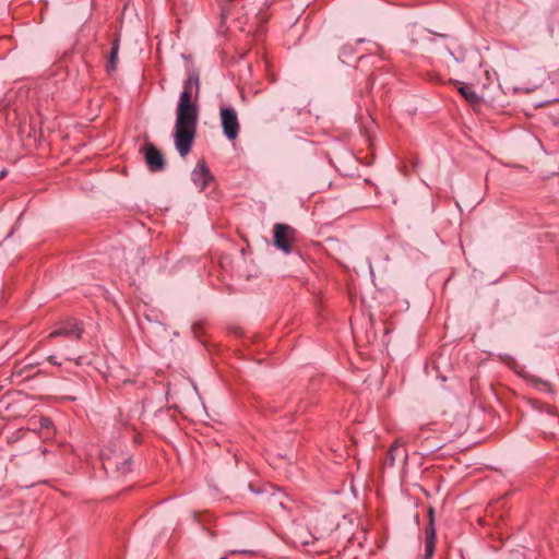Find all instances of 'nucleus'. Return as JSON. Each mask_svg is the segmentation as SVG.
<instances>
[{
	"label": "nucleus",
	"mask_w": 559,
	"mask_h": 559,
	"mask_svg": "<svg viewBox=\"0 0 559 559\" xmlns=\"http://www.w3.org/2000/svg\"><path fill=\"white\" fill-rule=\"evenodd\" d=\"M143 153L151 171H160L165 168L164 156L153 143H146L143 147Z\"/></svg>",
	"instance_id": "39448f33"
},
{
	"label": "nucleus",
	"mask_w": 559,
	"mask_h": 559,
	"mask_svg": "<svg viewBox=\"0 0 559 559\" xmlns=\"http://www.w3.org/2000/svg\"><path fill=\"white\" fill-rule=\"evenodd\" d=\"M199 74L197 72H192L189 74L183 84V91L179 96V102L176 109L174 141L176 150L182 157L190 153L197 135L199 119Z\"/></svg>",
	"instance_id": "f257e3e1"
},
{
	"label": "nucleus",
	"mask_w": 559,
	"mask_h": 559,
	"mask_svg": "<svg viewBox=\"0 0 559 559\" xmlns=\"http://www.w3.org/2000/svg\"><path fill=\"white\" fill-rule=\"evenodd\" d=\"M83 328L74 322L71 328H61L49 334V338H53L57 336H63L71 341H79L82 336Z\"/></svg>",
	"instance_id": "1a4fd4ad"
},
{
	"label": "nucleus",
	"mask_w": 559,
	"mask_h": 559,
	"mask_svg": "<svg viewBox=\"0 0 559 559\" xmlns=\"http://www.w3.org/2000/svg\"><path fill=\"white\" fill-rule=\"evenodd\" d=\"M428 514H429V525H435V510H433V508H429Z\"/></svg>",
	"instance_id": "2eb2a0df"
},
{
	"label": "nucleus",
	"mask_w": 559,
	"mask_h": 559,
	"mask_svg": "<svg viewBox=\"0 0 559 559\" xmlns=\"http://www.w3.org/2000/svg\"><path fill=\"white\" fill-rule=\"evenodd\" d=\"M219 118L224 135L229 141H235L240 132V122L236 110L231 107H222Z\"/></svg>",
	"instance_id": "f03ea898"
},
{
	"label": "nucleus",
	"mask_w": 559,
	"mask_h": 559,
	"mask_svg": "<svg viewBox=\"0 0 559 559\" xmlns=\"http://www.w3.org/2000/svg\"><path fill=\"white\" fill-rule=\"evenodd\" d=\"M299 539H300L302 545H309L310 544V540L308 539V536H302L300 534Z\"/></svg>",
	"instance_id": "f3484780"
},
{
	"label": "nucleus",
	"mask_w": 559,
	"mask_h": 559,
	"mask_svg": "<svg viewBox=\"0 0 559 559\" xmlns=\"http://www.w3.org/2000/svg\"><path fill=\"white\" fill-rule=\"evenodd\" d=\"M404 447V441L402 439H396L390 447L384 465L393 466L395 464L396 457H401L404 462L407 461L408 454Z\"/></svg>",
	"instance_id": "6e6552de"
},
{
	"label": "nucleus",
	"mask_w": 559,
	"mask_h": 559,
	"mask_svg": "<svg viewBox=\"0 0 559 559\" xmlns=\"http://www.w3.org/2000/svg\"><path fill=\"white\" fill-rule=\"evenodd\" d=\"M37 423L39 424L40 429L49 430L52 427V421L48 417H41L38 420H32L31 424L34 427V429L37 426Z\"/></svg>",
	"instance_id": "f8f14e48"
},
{
	"label": "nucleus",
	"mask_w": 559,
	"mask_h": 559,
	"mask_svg": "<svg viewBox=\"0 0 559 559\" xmlns=\"http://www.w3.org/2000/svg\"><path fill=\"white\" fill-rule=\"evenodd\" d=\"M459 91L464 96V98L471 104H477L480 99L477 93L473 91L469 86H462L460 87Z\"/></svg>",
	"instance_id": "9d476101"
},
{
	"label": "nucleus",
	"mask_w": 559,
	"mask_h": 559,
	"mask_svg": "<svg viewBox=\"0 0 559 559\" xmlns=\"http://www.w3.org/2000/svg\"><path fill=\"white\" fill-rule=\"evenodd\" d=\"M435 543L436 540L426 539L425 546H426V555L428 557L432 556L435 551Z\"/></svg>",
	"instance_id": "ddd939ff"
},
{
	"label": "nucleus",
	"mask_w": 559,
	"mask_h": 559,
	"mask_svg": "<svg viewBox=\"0 0 559 559\" xmlns=\"http://www.w3.org/2000/svg\"><path fill=\"white\" fill-rule=\"evenodd\" d=\"M426 539L436 540V528L435 525H429L426 531Z\"/></svg>",
	"instance_id": "4468645a"
},
{
	"label": "nucleus",
	"mask_w": 559,
	"mask_h": 559,
	"mask_svg": "<svg viewBox=\"0 0 559 559\" xmlns=\"http://www.w3.org/2000/svg\"><path fill=\"white\" fill-rule=\"evenodd\" d=\"M191 179L200 191L207 187L212 180V175L204 159L198 162L195 168L191 173Z\"/></svg>",
	"instance_id": "0eeeda50"
},
{
	"label": "nucleus",
	"mask_w": 559,
	"mask_h": 559,
	"mask_svg": "<svg viewBox=\"0 0 559 559\" xmlns=\"http://www.w3.org/2000/svg\"><path fill=\"white\" fill-rule=\"evenodd\" d=\"M81 358H82L81 356H78V357L75 358V365H78V366H79V365L81 364Z\"/></svg>",
	"instance_id": "a211bd4d"
},
{
	"label": "nucleus",
	"mask_w": 559,
	"mask_h": 559,
	"mask_svg": "<svg viewBox=\"0 0 559 559\" xmlns=\"http://www.w3.org/2000/svg\"><path fill=\"white\" fill-rule=\"evenodd\" d=\"M47 360L55 366H61V362L57 360L55 355L48 356Z\"/></svg>",
	"instance_id": "dca6fc26"
},
{
	"label": "nucleus",
	"mask_w": 559,
	"mask_h": 559,
	"mask_svg": "<svg viewBox=\"0 0 559 559\" xmlns=\"http://www.w3.org/2000/svg\"><path fill=\"white\" fill-rule=\"evenodd\" d=\"M118 48H119V44H118V40H116L114 43L112 50H111V53H110V57H109V60L107 63V70L109 72H112L117 69L116 63H117Z\"/></svg>",
	"instance_id": "9b49d317"
},
{
	"label": "nucleus",
	"mask_w": 559,
	"mask_h": 559,
	"mask_svg": "<svg viewBox=\"0 0 559 559\" xmlns=\"http://www.w3.org/2000/svg\"><path fill=\"white\" fill-rule=\"evenodd\" d=\"M38 450L43 453V454H46L47 452V449L46 448H43V447H39Z\"/></svg>",
	"instance_id": "6ab92c4d"
},
{
	"label": "nucleus",
	"mask_w": 559,
	"mask_h": 559,
	"mask_svg": "<svg viewBox=\"0 0 559 559\" xmlns=\"http://www.w3.org/2000/svg\"><path fill=\"white\" fill-rule=\"evenodd\" d=\"M104 467L106 469H110L118 475H124L130 472L131 468V457L126 453H121L119 455H106L104 459Z\"/></svg>",
	"instance_id": "7ed1b4c3"
},
{
	"label": "nucleus",
	"mask_w": 559,
	"mask_h": 559,
	"mask_svg": "<svg viewBox=\"0 0 559 559\" xmlns=\"http://www.w3.org/2000/svg\"><path fill=\"white\" fill-rule=\"evenodd\" d=\"M293 236L294 229L290 226L280 223L274 226V242L286 253L290 251Z\"/></svg>",
	"instance_id": "423d86ee"
},
{
	"label": "nucleus",
	"mask_w": 559,
	"mask_h": 559,
	"mask_svg": "<svg viewBox=\"0 0 559 559\" xmlns=\"http://www.w3.org/2000/svg\"><path fill=\"white\" fill-rule=\"evenodd\" d=\"M539 428L547 439H552L559 432V415L551 408L542 414L538 420Z\"/></svg>",
	"instance_id": "20e7f679"
},
{
	"label": "nucleus",
	"mask_w": 559,
	"mask_h": 559,
	"mask_svg": "<svg viewBox=\"0 0 559 559\" xmlns=\"http://www.w3.org/2000/svg\"><path fill=\"white\" fill-rule=\"evenodd\" d=\"M73 356H75V354H74V353H73V354H69V355L67 356V359H68V360H71V359L73 358Z\"/></svg>",
	"instance_id": "aec40b11"
},
{
	"label": "nucleus",
	"mask_w": 559,
	"mask_h": 559,
	"mask_svg": "<svg viewBox=\"0 0 559 559\" xmlns=\"http://www.w3.org/2000/svg\"><path fill=\"white\" fill-rule=\"evenodd\" d=\"M221 559H226V558H221Z\"/></svg>",
	"instance_id": "412c9836"
}]
</instances>
